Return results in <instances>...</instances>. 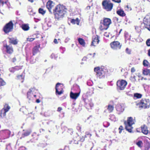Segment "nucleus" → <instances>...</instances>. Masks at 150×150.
<instances>
[{
	"instance_id": "nucleus-14",
	"label": "nucleus",
	"mask_w": 150,
	"mask_h": 150,
	"mask_svg": "<svg viewBox=\"0 0 150 150\" xmlns=\"http://www.w3.org/2000/svg\"><path fill=\"white\" fill-rule=\"evenodd\" d=\"M116 108L117 111L119 112H122L124 110V105L122 103L118 104L116 105Z\"/></svg>"
},
{
	"instance_id": "nucleus-27",
	"label": "nucleus",
	"mask_w": 150,
	"mask_h": 150,
	"mask_svg": "<svg viewBox=\"0 0 150 150\" xmlns=\"http://www.w3.org/2000/svg\"><path fill=\"white\" fill-rule=\"evenodd\" d=\"M9 42L10 43H12L14 45H16L17 43V41L16 39L13 38H10Z\"/></svg>"
},
{
	"instance_id": "nucleus-62",
	"label": "nucleus",
	"mask_w": 150,
	"mask_h": 150,
	"mask_svg": "<svg viewBox=\"0 0 150 150\" xmlns=\"http://www.w3.org/2000/svg\"><path fill=\"white\" fill-rule=\"evenodd\" d=\"M86 57H84L82 59V60H86Z\"/></svg>"
},
{
	"instance_id": "nucleus-30",
	"label": "nucleus",
	"mask_w": 150,
	"mask_h": 150,
	"mask_svg": "<svg viewBox=\"0 0 150 150\" xmlns=\"http://www.w3.org/2000/svg\"><path fill=\"white\" fill-rule=\"evenodd\" d=\"M114 107L112 105H109L107 108V109L109 112H112L113 110Z\"/></svg>"
},
{
	"instance_id": "nucleus-54",
	"label": "nucleus",
	"mask_w": 150,
	"mask_h": 150,
	"mask_svg": "<svg viewBox=\"0 0 150 150\" xmlns=\"http://www.w3.org/2000/svg\"><path fill=\"white\" fill-rule=\"evenodd\" d=\"M4 4H9V3L8 2V0H5V1H4Z\"/></svg>"
},
{
	"instance_id": "nucleus-51",
	"label": "nucleus",
	"mask_w": 150,
	"mask_h": 150,
	"mask_svg": "<svg viewBox=\"0 0 150 150\" xmlns=\"http://www.w3.org/2000/svg\"><path fill=\"white\" fill-rule=\"evenodd\" d=\"M16 60V59L15 57H14L12 59V61L13 62H14Z\"/></svg>"
},
{
	"instance_id": "nucleus-36",
	"label": "nucleus",
	"mask_w": 150,
	"mask_h": 150,
	"mask_svg": "<svg viewBox=\"0 0 150 150\" xmlns=\"http://www.w3.org/2000/svg\"><path fill=\"white\" fill-rule=\"evenodd\" d=\"M6 150H12V148L11 147L10 144H9L6 145Z\"/></svg>"
},
{
	"instance_id": "nucleus-50",
	"label": "nucleus",
	"mask_w": 150,
	"mask_h": 150,
	"mask_svg": "<svg viewBox=\"0 0 150 150\" xmlns=\"http://www.w3.org/2000/svg\"><path fill=\"white\" fill-rule=\"evenodd\" d=\"M112 1L117 3H120L121 2L120 0H112Z\"/></svg>"
},
{
	"instance_id": "nucleus-63",
	"label": "nucleus",
	"mask_w": 150,
	"mask_h": 150,
	"mask_svg": "<svg viewBox=\"0 0 150 150\" xmlns=\"http://www.w3.org/2000/svg\"><path fill=\"white\" fill-rule=\"evenodd\" d=\"M86 134L87 135H90V137L91 136V134L89 133L88 134Z\"/></svg>"
},
{
	"instance_id": "nucleus-26",
	"label": "nucleus",
	"mask_w": 150,
	"mask_h": 150,
	"mask_svg": "<svg viewBox=\"0 0 150 150\" xmlns=\"http://www.w3.org/2000/svg\"><path fill=\"white\" fill-rule=\"evenodd\" d=\"M143 74L145 75H150V72L149 69H144L143 70Z\"/></svg>"
},
{
	"instance_id": "nucleus-40",
	"label": "nucleus",
	"mask_w": 150,
	"mask_h": 150,
	"mask_svg": "<svg viewBox=\"0 0 150 150\" xmlns=\"http://www.w3.org/2000/svg\"><path fill=\"white\" fill-rule=\"evenodd\" d=\"M126 10L129 11H131L132 10L131 8L129 6L127 5L126 6Z\"/></svg>"
},
{
	"instance_id": "nucleus-56",
	"label": "nucleus",
	"mask_w": 150,
	"mask_h": 150,
	"mask_svg": "<svg viewBox=\"0 0 150 150\" xmlns=\"http://www.w3.org/2000/svg\"><path fill=\"white\" fill-rule=\"evenodd\" d=\"M148 55L150 57V49L148 50Z\"/></svg>"
},
{
	"instance_id": "nucleus-35",
	"label": "nucleus",
	"mask_w": 150,
	"mask_h": 150,
	"mask_svg": "<svg viewBox=\"0 0 150 150\" xmlns=\"http://www.w3.org/2000/svg\"><path fill=\"white\" fill-rule=\"evenodd\" d=\"M130 80L134 82L136 81V76H132L130 78Z\"/></svg>"
},
{
	"instance_id": "nucleus-20",
	"label": "nucleus",
	"mask_w": 150,
	"mask_h": 150,
	"mask_svg": "<svg viewBox=\"0 0 150 150\" xmlns=\"http://www.w3.org/2000/svg\"><path fill=\"white\" fill-rule=\"evenodd\" d=\"M5 47L6 48V51L7 53L10 54L13 52V49L11 46L6 45L5 46Z\"/></svg>"
},
{
	"instance_id": "nucleus-15",
	"label": "nucleus",
	"mask_w": 150,
	"mask_h": 150,
	"mask_svg": "<svg viewBox=\"0 0 150 150\" xmlns=\"http://www.w3.org/2000/svg\"><path fill=\"white\" fill-rule=\"evenodd\" d=\"M54 5V3L51 1H49L47 3V7L50 12H51V9Z\"/></svg>"
},
{
	"instance_id": "nucleus-29",
	"label": "nucleus",
	"mask_w": 150,
	"mask_h": 150,
	"mask_svg": "<svg viewBox=\"0 0 150 150\" xmlns=\"http://www.w3.org/2000/svg\"><path fill=\"white\" fill-rule=\"evenodd\" d=\"M143 64L144 66L146 67L149 68L150 67V64L148 62V61L146 60H144L143 62Z\"/></svg>"
},
{
	"instance_id": "nucleus-17",
	"label": "nucleus",
	"mask_w": 150,
	"mask_h": 150,
	"mask_svg": "<svg viewBox=\"0 0 150 150\" xmlns=\"http://www.w3.org/2000/svg\"><path fill=\"white\" fill-rule=\"evenodd\" d=\"M80 91L78 93H74L71 92L70 93V97L73 99H76L79 96Z\"/></svg>"
},
{
	"instance_id": "nucleus-21",
	"label": "nucleus",
	"mask_w": 150,
	"mask_h": 150,
	"mask_svg": "<svg viewBox=\"0 0 150 150\" xmlns=\"http://www.w3.org/2000/svg\"><path fill=\"white\" fill-rule=\"evenodd\" d=\"M40 47V45H38L37 46H36L33 49V55H35L37 53L39 52V48Z\"/></svg>"
},
{
	"instance_id": "nucleus-38",
	"label": "nucleus",
	"mask_w": 150,
	"mask_h": 150,
	"mask_svg": "<svg viewBox=\"0 0 150 150\" xmlns=\"http://www.w3.org/2000/svg\"><path fill=\"white\" fill-rule=\"evenodd\" d=\"M30 133V132L29 131H26L25 132H24V134H23V135H24V136H27Z\"/></svg>"
},
{
	"instance_id": "nucleus-24",
	"label": "nucleus",
	"mask_w": 150,
	"mask_h": 150,
	"mask_svg": "<svg viewBox=\"0 0 150 150\" xmlns=\"http://www.w3.org/2000/svg\"><path fill=\"white\" fill-rule=\"evenodd\" d=\"M71 22L72 24H76L77 25L79 24V19L78 18H76V19H71Z\"/></svg>"
},
{
	"instance_id": "nucleus-59",
	"label": "nucleus",
	"mask_w": 150,
	"mask_h": 150,
	"mask_svg": "<svg viewBox=\"0 0 150 150\" xmlns=\"http://www.w3.org/2000/svg\"><path fill=\"white\" fill-rule=\"evenodd\" d=\"M90 6H88L86 7V9L88 10L90 8Z\"/></svg>"
},
{
	"instance_id": "nucleus-33",
	"label": "nucleus",
	"mask_w": 150,
	"mask_h": 150,
	"mask_svg": "<svg viewBox=\"0 0 150 150\" xmlns=\"http://www.w3.org/2000/svg\"><path fill=\"white\" fill-rule=\"evenodd\" d=\"M6 83L3 79L0 78V86H3L5 85Z\"/></svg>"
},
{
	"instance_id": "nucleus-44",
	"label": "nucleus",
	"mask_w": 150,
	"mask_h": 150,
	"mask_svg": "<svg viewBox=\"0 0 150 150\" xmlns=\"http://www.w3.org/2000/svg\"><path fill=\"white\" fill-rule=\"evenodd\" d=\"M123 127L122 126H120V127H119V130H120V131H119V133H121V130L123 129Z\"/></svg>"
},
{
	"instance_id": "nucleus-3",
	"label": "nucleus",
	"mask_w": 150,
	"mask_h": 150,
	"mask_svg": "<svg viewBox=\"0 0 150 150\" xmlns=\"http://www.w3.org/2000/svg\"><path fill=\"white\" fill-rule=\"evenodd\" d=\"M111 23V21L110 18H104L103 22H100L99 29L101 30H107L109 27Z\"/></svg>"
},
{
	"instance_id": "nucleus-25",
	"label": "nucleus",
	"mask_w": 150,
	"mask_h": 150,
	"mask_svg": "<svg viewBox=\"0 0 150 150\" xmlns=\"http://www.w3.org/2000/svg\"><path fill=\"white\" fill-rule=\"evenodd\" d=\"M22 29L25 31H27L29 29V27L27 24H23L21 26Z\"/></svg>"
},
{
	"instance_id": "nucleus-1",
	"label": "nucleus",
	"mask_w": 150,
	"mask_h": 150,
	"mask_svg": "<svg viewBox=\"0 0 150 150\" xmlns=\"http://www.w3.org/2000/svg\"><path fill=\"white\" fill-rule=\"evenodd\" d=\"M54 13L55 19L60 20L63 18L66 13V8L64 6L58 5L54 10Z\"/></svg>"
},
{
	"instance_id": "nucleus-19",
	"label": "nucleus",
	"mask_w": 150,
	"mask_h": 150,
	"mask_svg": "<svg viewBox=\"0 0 150 150\" xmlns=\"http://www.w3.org/2000/svg\"><path fill=\"white\" fill-rule=\"evenodd\" d=\"M142 132L145 134H147L149 133V130L147 129V127L145 125H144L141 127Z\"/></svg>"
},
{
	"instance_id": "nucleus-8",
	"label": "nucleus",
	"mask_w": 150,
	"mask_h": 150,
	"mask_svg": "<svg viewBox=\"0 0 150 150\" xmlns=\"http://www.w3.org/2000/svg\"><path fill=\"white\" fill-rule=\"evenodd\" d=\"M127 84V82L124 80L118 81L117 82V88L121 90H123L125 88Z\"/></svg>"
},
{
	"instance_id": "nucleus-34",
	"label": "nucleus",
	"mask_w": 150,
	"mask_h": 150,
	"mask_svg": "<svg viewBox=\"0 0 150 150\" xmlns=\"http://www.w3.org/2000/svg\"><path fill=\"white\" fill-rule=\"evenodd\" d=\"M39 12L40 13H41L42 15H43L45 13V11L43 10L41 8H40L39 9Z\"/></svg>"
},
{
	"instance_id": "nucleus-10",
	"label": "nucleus",
	"mask_w": 150,
	"mask_h": 150,
	"mask_svg": "<svg viewBox=\"0 0 150 150\" xmlns=\"http://www.w3.org/2000/svg\"><path fill=\"white\" fill-rule=\"evenodd\" d=\"M10 108V107L8 104H6L4 105V108L1 111L0 116L3 118L6 115V113L8 112Z\"/></svg>"
},
{
	"instance_id": "nucleus-64",
	"label": "nucleus",
	"mask_w": 150,
	"mask_h": 150,
	"mask_svg": "<svg viewBox=\"0 0 150 150\" xmlns=\"http://www.w3.org/2000/svg\"><path fill=\"white\" fill-rule=\"evenodd\" d=\"M148 90L150 92V85L149 86Z\"/></svg>"
},
{
	"instance_id": "nucleus-16",
	"label": "nucleus",
	"mask_w": 150,
	"mask_h": 150,
	"mask_svg": "<svg viewBox=\"0 0 150 150\" xmlns=\"http://www.w3.org/2000/svg\"><path fill=\"white\" fill-rule=\"evenodd\" d=\"M99 42L98 37V35H96L92 39L91 45L95 46L96 45L98 44Z\"/></svg>"
},
{
	"instance_id": "nucleus-7",
	"label": "nucleus",
	"mask_w": 150,
	"mask_h": 150,
	"mask_svg": "<svg viewBox=\"0 0 150 150\" xmlns=\"http://www.w3.org/2000/svg\"><path fill=\"white\" fill-rule=\"evenodd\" d=\"M37 91L35 88H31L27 93V97L30 100H32L34 98H35V93Z\"/></svg>"
},
{
	"instance_id": "nucleus-4",
	"label": "nucleus",
	"mask_w": 150,
	"mask_h": 150,
	"mask_svg": "<svg viewBox=\"0 0 150 150\" xmlns=\"http://www.w3.org/2000/svg\"><path fill=\"white\" fill-rule=\"evenodd\" d=\"M124 123L126 130L129 132H131L133 128L132 125L134 124L133 118L131 117H128L127 122L125 121Z\"/></svg>"
},
{
	"instance_id": "nucleus-42",
	"label": "nucleus",
	"mask_w": 150,
	"mask_h": 150,
	"mask_svg": "<svg viewBox=\"0 0 150 150\" xmlns=\"http://www.w3.org/2000/svg\"><path fill=\"white\" fill-rule=\"evenodd\" d=\"M135 29L138 32H139L141 31L140 28L138 26H136L135 28Z\"/></svg>"
},
{
	"instance_id": "nucleus-32",
	"label": "nucleus",
	"mask_w": 150,
	"mask_h": 150,
	"mask_svg": "<svg viewBox=\"0 0 150 150\" xmlns=\"http://www.w3.org/2000/svg\"><path fill=\"white\" fill-rule=\"evenodd\" d=\"M125 40H128L130 39V36L128 33L127 32L125 33Z\"/></svg>"
},
{
	"instance_id": "nucleus-43",
	"label": "nucleus",
	"mask_w": 150,
	"mask_h": 150,
	"mask_svg": "<svg viewBox=\"0 0 150 150\" xmlns=\"http://www.w3.org/2000/svg\"><path fill=\"white\" fill-rule=\"evenodd\" d=\"M17 77L18 79H23L24 77L22 75L18 76Z\"/></svg>"
},
{
	"instance_id": "nucleus-53",
	"label": "nucleus",
	"mask_w": 150,
	"mask_h": 150,
	"mask_svg": "<svg viewBox=\"0 0 150 150\" xmlns=\"http://www.w3.org/2000/svg\"><path fill=\"white\" fill-rule=\"evenodd\" d=\"M25 149V147H20L19 150H22V149Z\"/></svg>"
},
{
	"instance_id": "nucleus-11",
	"label": "nucleus",
	"mask_w": 150,
	"mask_h": 150,
	"mask_svg": "<svg viewBox=\"0 0 150 150\" xmlns=\"http://www.w3.org/2000/svg\"><path fill=\"white\" fill-rule=\"evenodd\" d=\"M110 45L111 48L115 50L120 49L121 47V45L117 41H114L112 42Z\"/></svg>"
},
{
	"instance_id": "nucleus-57",
	"label": "nucleus",
	"mask_w": 150,
	"mask_h": 150,
	"mask_svg": "<svg viewBox=\"0 0 150 150\" xmlns=\"http://www.w3.org/2000/svg\"><path fill=\"white\" fill-rule=\"evenodd\" d=\"M40 132H42L44 131V130L42 129H41L40 130Z\"/></svg>"
},
{
	"instance_id": "nucleus-49",
	"label": "nucleus",
	"mask_w": 150,
	"mask_h": 150,
	"mask_svg": "<svg viewBox=\"0 0 150 150\" xmlns=\"http://www.w3.org/2000/svg\"><path fill=\"white\" fill-rule=\"evenodd\" d=\"M70 40V39L69 38H66L65 40V42H67Z\"/></svg>"
},
{
	"instance_id": "nucleus-23",
	"label": "nucleus",
	"mask_w": 150,
	"mask_h": 150,
	"mask_svg": "<svg viewBox=\"0 0 150 150\" xmlns=\"http://www.w3.org/2000/svg\"><path fill=\"white\" fill-rule=\"evenodd\" d=\"M142 95L141 94L136 93L134 94L133 98L134 100L139 99L141 98Z\"/></svg>"
},
{
	"instance_id": "nucleus-31",
	"label": "nucleus",
	"mask_w": 150,
	"mask_h": 150,
	"mask_svg": "<svg viewBox=\"0 0 150 150\" xmlns=\"http://www.w3.org/2000/svg\"><path fill=\"white\" fill-rule=\"evenodd\" d=\"M136 144L139 147L141 148L142 146L143 143L142 141H139L137 142Z\"/></svg>"
},
{
	"instance_id": "nucleus-58",
	"label": "nucleus",
	"mask_w": 150,
	"mask_h": 150,
	"mask_svg": "<svg viewBox=\"0 0 150 150\" xmlns=\"http://www.w3.org/2000/svg\"><path fill=\"white\" fill-rule=\"evenodd\" d=\"M1 3L2 5H3L4 4V2L3 1H2L1 0Z\"/></svg>"
},
{
	"instance_id": "nucleus-28",
	"label": "nucleus",
	"mask_w": 150,
	"mask_h": 150,
	"mask_svg": "<svg viewBox=\"0 0 150 150\" xmlns=\"http://www.w3.org/2000/svg\"><path fill=\"white\" fill-rule=\"evenodd\" d=\"M78 41L79 44L83 46L85 45V42L84 40L81 38H79L78 39Z\"/></svg>"
},
{
	"instance_id": "nucleus-55",
	"label": "nucleus",
	"mask_w": 150,
	"mask_h": 150,
	"mask_svg": "<svg viewBox=\"0 0 150 150\" xmlns=\"http://www.w3.org/2000/svg\"><path fill=\"white\" fill-rule=\"evenodd\" d=\"M77 129L78 130H81V127L79 126H78L77 127Z\"/></svg>"
},
{
	"instance_id": "nucleus-48",
	"label": "nucleus",
	"mask_w": 150,
	"mask_h": 150,
	"mask_svg": "<svg viewBox=\"0 0 150 150\" xmlns=\"http://www.w3.org/2000/svg\"><path fill=\"white\" fill-rule=\"evenodd\" d=\"M62 110V108L61 107H59L58 108L57 111L58 112H60Z\"/></svg>"
},
{
	"instance_id": "nucleus-6",
	"label": "nucleus",
	"mask_w": 150,
	"mask_h": 150,
	"mask_svg": "<svg viewBox=\"0 0 150 150\" xmlns=\"http://www.w3.org/2000/svg\"><path fill=\"white\" fill-rule=\"evenodd\" d=\"M149 100L148 99H142L139 103V108L145 109L149 108Z\"/></svg>"
},
{
	"instance_id": "nucleus-5",
	"label": "nucleus",
	"mask_w": 150,
	"mask_h": 150,
	"mask_svg": "<svg viewBox=\"0 0 150 150\" xmlns=\"http://www.w3.org/2000/svg\"><path fill=\"white\" fill-rule=\"evenodd\" d=\"M102 5L103 8L107 11H110L113 7V4L108 0L103 1L102 2Z\"/></svg>"
},
{
	"instance_id": "nucleus-39",
	"label": "nucleus",
	"mask_w": 150,
	"mask_h": 150,
	"mask_svg": "<svg viewBox=\"0 0 150 150\" xmlns=\"http://www.w3.org/2000/svg\"><path fill=\"white\" fill-rule=\"evenodd\" d=\"M146 43L147 46H150V38L148 39L147 40Z\"/></svg>"
},
{
	"instance_id": "nucleus-60",
	"label": "nucleus",
	"mask_w": 150,
	"mask_h": 150,
	"mask_svg": "<svg viewBox=\"0 0 150 150\" xmlns=\"http://www.w3.org/2000/svg\"><path fill=\"white\" fill-rule=\"evenodd\" d=\"M36 102L37 103H39L40 102V100L39 99H38L36 100Z\"/></svg>"
},
{
	"instance_id": "nucleus-12",
	"label": "nucleus",
	"mask_w": 150,
	"mask_h": 150,
	"mask_svg": "<svg viewBox=\"0 0 150 150\" xmlns=\"http://www.w3.org/2000/svg\"><path fill=\"white\" fill-rule=\"evenodd\" d=\"M61 84L58 83L56 85V94H58L59 95H61L63 93V90L62 87L60 85Z\"/></svg>"
},
{
	"instance_id": "nucleus-47",
	"label": "nucleus",
	"mask_w": 150,
	"mask_h": 150,
	"mask_svg": "<svg viewBox=\"0 0 150 150\" xmlns=\"http://www.w3.org/2000/svg\"><path fill=\"white\" fill-rule=\"evenodd\" d=\"M104 35L106 37H109V35L108 33H105L104 34Z\"/></svg>"
},
{
	"instance_id": "nucleus-22",
	"label": "nucleus",
	"mask_w": 150,
	"mask_h": 150,
	"mask_svg": "<svg viewBox=\"0 0 150 150\" xmlns=\"http://www.w3.org/2000/svg\"><path fill=\"white\" fill-rule=\"evenodd\" d=\"M117 13L119 16H124L125 15V14L124 11L122 9H120L117 11Z\"/></svg>"
},
{
	"instance_id": "nucleus-13",
	"label": "nucleus",
	"mask_w": 150,
	"mask_h": 150,
	"mask_svg": "<svg viewBox=\"0 0 150 150\" xmlns=\"http://www.w3.org/2000/svg\"><path fill=\"white\" fill-rule=\"evenodd\" d=\"M143 21L145 25L150 27V16H146L144 19Z\"/></svg>"
},
{
	"instance_id": "nucleus-52",
	"label": "nucleus",
	"mask_w": 150,
	"mask_h": 150,
	"mask_svg": "<svg viewBox=\"0 0 150 150\" xmlns=\"http://www.w3.org/2000/svg\"><path fill=\"white\" fill-rule=\"evenodd\" d=\"M54 42L55 44H57L58 43V42H57V40L56 39H54Z\"/></svg>"
},
{
	"instance_id": "nucleus-37",
	"label": "nucleus",
	"mask_w": 150,
	"mask_h": 150,
	"mask_svg": "<svg viewBox=\"0 0 150 150\" xmlns=\"http://www.w3.org/2000/svg\"><path fill=\"white\" fill-rule=\"evenodd\" d=\"M110 119L111 120L114 121H115L116 120V118L115 117V116L114 115H112L111 116L110 118Z\"/></svg>"
},
{
	"instance_id": "nucleus-41",
	"label": "nucleus",
	"mask_w": 150,
	"mask_h": 150,
	"mask_svg": "<svg viewBox=\"0 0 150 150\" xmlns=\"http://www.w3.org/2000/svg\"><path fill=\"white\" fill-rule=\"evenodd\" d=\"M35 38H27V41H29L30 42H32L33 41L35 40Z\"/></svg>"
},
{
	"instance_id": "nucleus-2",
	"label": "nucleus",
	"mask_w": 150,
	"mask_h": 150,
	"mask_svg": "<svg viewBox=\"0 0 150 150\" xmlns=\"http://www.w3.org/2000/svg\"><path fill=\"white\" fill-rule=\"evenodd\" d=\"M94 71L96 73V77L99 79H103L105 76V72L104 69L99 67H96L94 69Z\"/></svg>"
},
{
	"instance_id": "nucleus-61",
	"label": "nucleus",
	"mask_w": 150,
	"mask_h": 150,
	"mask_svg": "<svg viewBox=\"0 0 150 150\" xmlns=\"http://www.w3.org/2000/svg\"><path fill=\"white\" fill-rule=\"evenodd\" d=\"M104 123L103 124V125H104V126H105V127H107L108 126H109V123H108V125L107 126H105V123Z\"/></svg>"
},
{
	"instance_id": "nucleus-45",
	"label": "nucleus",
	"mask_w": 150,
	"mask_h": 150,
	"mask_svg": "<svg viewBox=\"0 0 150 150\" xmlns=\"http://www.w3.org/2000/svg\"><path fill=\"white\" fill-rule=\"evenodd\" d=\"M135 71V69L134 67H132L131 69V72L132 73L134 72Z\"/></svg>"
},
{
	"instance_id": "nucleus-18",
	"label": "nucleus",
	"mask_w": 150,
	"mask_h": 150,
	"mask_svg": "<svg viewBox=\"0 0 150 150\" xmlns=\"http://www.w3.org/2000/svg\"><path fill=\"white\" fill-rule=\"evenodd\" d=\"M21 68L22 67H21L16 66L14 67H12L10 68L9 69V70L10 72L13 73L16 71L20 69H21Z\"/></svg>"
},
{
	"instance_id": "nucleus-46",
	"label": "nucleus",
	"mask_w": 150,
	"mask_h": 150,
	"mask_svg": "<svg viewBox=\"0 0 150 150\" xmlns=\"http://www.w3.org/2000/svg\"><path fill=\"white\" fill-rule=\"evenodd\" d=\"M126 52L128 54H130V51L129 50L128 48H127L126 50Z\"/></svg>"
},
{
	"instance_id": "nucleus-9",
	"label": "nucleus",
	"mask_w": 150,
	"mask_h": 150,
	"mask_svg": "<svg viewBox=\"0 0 150 150\" xmlns=\"http://www.w3.org/2000/svg\"><path fill=\"white\" fill-rule=\"evenodd\" d=\"M13 28V23L12 21H10L4 26L3 30L4 32L8 33L12 31Z\"/></svg>"
}]
</instances>
